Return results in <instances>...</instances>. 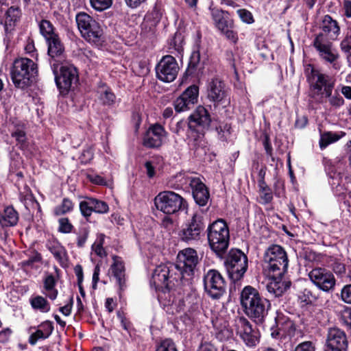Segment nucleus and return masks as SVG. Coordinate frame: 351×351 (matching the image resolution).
<instances>
[{
  "mask_svg": "<svg viewBox=\"0 0 351 351\" xmlns=\"http://www.w3.org/2000/svg\"><path fill=\"white\" fill-rule=\"evenodd\" d=\"M44 291L43 293L51 300L56 299L58 291L56 289V280L52 274L48 275L44 280Z\"/></svg>",
  "mask_w": 351,
  "mask_h": 351,
  "instance_id": "obj_31",
  "label": "nucleus"
},
{
  "mask_svg": "<svg viewBox=\"0 0 351 351\" xmlns=\"http://www.w3.org/2000/svg\"><path fill=\"white\" fill-rule=\"evenodd\" d=\"M126 5L131 9L138 8L142 3L147 0H124Z\"/></svg>",
  "mask_w": 351,
  "mask_h": 351,
  "instance_id": "obj_60",
  "label": "nucleus"
},
{
  "mask_svg": "<svg viewBox=\"0 0 351 351\" xmlns=\"http://www.w3.org/2000/svg\"><path fill=\"white\" fill-rule=\"evenodd\" d=\"M237 13L243 22L247 23H253L254 20L250 12L245 9H240L237 10Z\"/></svg>",
  "mask_w": 351,
  "mask_h": 351,
  "instance_id": "obj_54",
  "label": "nucleus"
},
{
  "mask_svg": "<svg viewBox=\"0 0 351 351\" xmlns=\"http://www.w3.org/2000/svg\"><path fill=\"white\" fill-rule=\"evenodd\" d=\"M204 130L199 129L189 130L188 144L193 149H197L204 145Z\"/></svg>",
  "mask_w": 351,
  "mask_h": 351,
  "instance_id": "obj_30",
  "label": "nucleus"
},
{
  "mask_svg": "<svg viewBox=\"0 0 351 351\" xmlns=\"http://www.w3.org/2000/svg\"><path fill=\"white\" fill-rule=\"evenodd\" d=\"M240 298L245 315L256 324H263L271 307L269 300L262 296L257 289L251 286L243 288Z\"/></svg>",
  "mask_w": 351,
  "mask_h": 351,
  "instance_id": "obj_2",
  "label": "nucleus"
},
{
  "mask_svg": "<svg viewBox=\"0 0 351 351\" xmlns=\"http://www.w3.org/2000/svg\"><path fill=\"white\" fill-rule=\"evenodd\" d=\"M37 73V66L34 62L27 58L16 59L11 68V78L16 88L24 89L29 86L32 78Z\"/></svg>",
  "mask_w": 351,
  "mask_h": 351,
  "instance_id": "obj_5",
  "label": "nucleus"
},
{
  "mask_svg": "<svg viewBox=\"0 0 351 351\" xmlns=\"http://www.w3.org/2000/svg\"><path fill=\"white\" fill-rule=\"evenodd\" d=\"M157 210L167 215H172L184 210L187 204L180 195L169 191L159 193L154 198Z\"/></svg>",
  "mask_w": 351,
  "mask_h": 351,
  "instance_id": "obj_8",
  "label": "nucleus"
},
{
  "mask_svg": "<svg viewBox=\"0 0 351 351\" xmlns=\"http://www.w3.org/2000/svg\"><path fill=\"white\" fill-rule=\"evenodd\" d=\"M48 337L45 336L44 332L40 329H37L29 337V343L32 346H34L39 339H45Z\"/></svg>",
  "mask_w": 351,
  "mask_h": 351,
  "instance_id": "obj_48",
  "label": "nucleus"
},
{
  "mask_svg": "<svg viewBox=\"0 0 351 351\" xmlns=\"http://www.w3.org/2000/svg\"><path fill=\"white\" fill-rule=\"evenodd\" d=\"M25 50L26 53L30 54L32 57H34V56L36 55L35 53L36 49L34 43L32 39L29 38L27 40L26 45L25 46Z\"/></svg>",
  "mask_w": 351,
  "mask_h": 351,
  "instance_id": "obj_56",
  "label": "nucleus"
},
{
  "mask_svg": "<svg viewBox=\"0 0 351 351\" xmlns=\"http://www.w3.org/2000/svg\"><path fill=\"white\" fill-rule=\"evenodd\" d=\"M289 260L285 249L279 245H271L265 251L263 260L264 271L271 279L267 285L268 292L280 297L290 287V282L282 280L287 271Z\"/></svg>",
  "mask_w": 351,
  "mask_h": 351,
  "instance_id": "obj_1",
  "label": "nucleus"
},
{
  "mask_svg": "<svg viewBox=\"0 0 351 351\" xmlns=\"http://www.w3.org/2000/svg\"><path fill=\"white\" fill-rule=\"evenodd\" d=\"M21 15V10L19 7L11 6L6 12L5 26L14 25Z\"/></svg>",
  "mask_w": 351,
  "mask_h": 351,
  "instance_id": "obj_38",
  "label": "nucleus"
},
{
  "mask_svg": "<svg viewBox=\"0 0 351 351\" xmlns=\"http://www.w3.org/2000/svg\"><path fill=\"white\" fill-rule=\"evenodd\" d=\"M204 228L203 217L195 213L193 215L190 221L182 226L179 237L182 241L188 243L197 242L200 240Z\"/></svg>",
  "mask_w": 351,
  "mask_h": 351,
  "instance_id": "obj_13",
  "label": "nucleus"
},
{
  "mask_svg": "<svg viewBox=\"0 0 351 351\" xmlns=\"http://www.w3.org/2000/svg\"><path fill=\"white\" fill-rule=\"evenodd\" d=\"M299 300L304 304H311L316 301L317 297L308 289H304L299 295Z\"/></svg>",
  "mask_w": 351,
  "mask_h": 351,
  "instance_id": "obj_42",
  "label": "nucleus"
},
{
  "mask_svg": "<svg viewBox=\"0 0 351 351\" xmlns=\"http://www.w3.org/2000/svg\"><path fill=\"white\" fill-rule=\"evenodd\" d=\"M198 261L197 253L194 249L188 247L179 252L177 263L174 265L178 269V272L181 274V280L194 274Z\"/></svg>",
  "mask_w": 351,
  "mask_h": 351,
  "instance_id": "obj_11",
  "label": "nucleus"
},
{
  "mask_svg": "<svg viewBox=\"0 0 351 351\" xmlns=\"http://www.w3.org/2000/svg\"><path fill=\"white\" fill-rule=\"evenodd\" d=\"M91 6L97 11H103L109 8L112 0H90Z\"/></svg>",
  "mask_w": 351,
  "mask_h": 351,
  "instance_id": "obj_43",
  "label": "nucleus"
},
{
  "mask_svg": "<svg viewBox=\"0 0 351 351\" xmlns=\"http://www.w3.org/2000/svg\"><path fill=\"white\" fill-rule=\"evenodd\" d=\"M228 96V88L223 80L219 77H213L207 84V97L215 103L219 104L226 100Z\"/></svg>",
  "mask_w": 351,
  "mask_h": 351,
  "instance_id": "obj_19",
  "label": "nucleus"
},
{
  "mask_svg": "<svg viewBox=\"0 0 351 351\" xmlns=\"http://www.w3.org/2000/svg\"><path fill=\"white\" fill-rule=\"evenodd\" d=\"M207 237L210 249L219 256H222L229 245L230 233L223 219H217L207 228Z\"/></svg>",
  "mask_w": 351,
  "mask_h": 351,
  "instance_id": "obj_3",
  "label": "nucleus"
},
{
  "mask_svg": "<svg viewBox=\"0 0 351 351\" xmlns=\"http://www.w3.org/2000/svg\"><path fill=\"white\" fill-rule=\"evenodd\" d=\"M32 308L41 313H47L51 309V306L47 300L42 295H36L29 299Z\"/></svg>",
  "mask_w": 351,
  "mask_h": 351,
  "instance_id": "obj_33",
  "label": "nucleus"
},
{
  "mask_svg": "<svg viewBox=\"0 0 351 351\" xmlns=\"http://www.w3.org/2000/svg\"><path fill=\"white\" fill-rule=\"evenodd\" d=\"M230 125L227 123L217 127L216 131L217 132L219 139L221 141H226L230 136Z\"/></svg>",
  "mask_w": 351,
  "mask_h": 351,
  "instance_id": "obj_45",
  "label": "nucleus"
},
{
  "mask_svg": "<svg viewBox=\"0 0 351 351\" xmlns=\"http://www.w3.org/2000/svg\"><path fill=\"white\" fill-rule=\"evenodd\" d=\"M340 47L341 51L348 57L351 56V35H347L341 42Z\"/></svg>",
  "mask_w": 351,
  "mask_h": 351,
  "instance_id": "obj_47",
  "label": "nucleus"
},
{
  "mask_svg": "<svg viewBox=\"0 0 351 351\" xmlns=\"http://www.w3.org/2000/svg\"><path fill=\"white\" fill-rule=\"evenodd\" d=\"M111 270L120 288L123 289L125 285L124 265L119 258L114 257V263L111 266Z\"/></svg>",
  "mask_w": 351,
  "mask_h": 351,
  "instance_id": "obj_32",
  "label": "nucleus"
},
{
  "mask_svg": "<svg viewBox=\"0 0 351 351\" xmlns=\"http://www.w3.org/2000/svg\"><path fill=\"white\" fill-rule=\"evenodd\" d=\"M80 210L81 214L86 219L89 217L93 211L92 197H86L85 200L80 202Z\"/></svg>",
  "mask_w": 351,
  "mask_h": 351,
  "instance_id": "obj_39",
  "label": "nucleus"
},
{
  "mask_svg": "<svg viewBox=\"0 0 351 351\" xmlns=\"http://www.w3.org/2000/svg\"><path fill=\"white\" fill-rule=\"evenodd\" d=\"M339 320L341 324L351 328V308H346L341 313Z\"/></svg>",
  "mask_w": 351,
  "mask_h": 351,
  "instance_id": "obj_50",
  "label": "nucleus"
},
{
  "mask_svg": "<svg viewBox=\"0 0 351 351\" xmlns=\"http://www.w3.org/2000/svg\"><path fill=\"white\" fill-rule=\"evenodd\" d=\"M38 27L40 33L45 38V40L58 35L52 23L48 20H41L39 22Z\"/></svg>",
  "mask_w": 351,
  "mask_h": 351,
  "instance_id": "obj_34",
  "label": "nucleus"
},
{
  "mask_svg": "<svg viewBox=\"0 0 351 351\" xmlns=\"http://www.w3.org/2000/svg\"><path fill=\"white\" fill-rule=\"evenodd\" d=\"M38 328H40V330L44 332L45 336L49 337L53 331V324L52 322L47 320L42 322L38 326Z\"/></svg>",
  "mask_w": 351,
  "mask_h": 351,
  "instance_id": "obj_51",
  "label": "nucleus"
},
{
  "mask_svg": "<svg viewBox=\"0 0 351 351\" xmlns=\"http://www.w3.org/2000/svg\"><path fill=\"white\" fill-rule=\"evenodd\" d=\"M348 346L345 332L340 328L333 327L328 330L325 347L338 350H346Z\"/></svg>",
  "mask_w": 351,
  "mask_h": 351,
  "instance_id": "obj_23",
  "label": "nucleus"
},
{
  "mask_svg": "<svg viewBox=\"0 0 351 351\" xmlns=\"http://www.w3.org/2000/svg\"><path fill=\"white\" fill-rule=\"evenodd\" d=\"M59 228L58 230L62 233H69L72 231L73 228V225L70 223L68 218H60L58 220Z\"/></svg>",
  "mask_w": 351,
  "mask_h": 351,
  "instance_id": "obj_46",
  "label": "nucleus"
},
{
  "mask_svg": "<svg viewBox=\"0 0 351 351\" xmlns=\"http://www.w3.org/2000/svg\"><path fill=\"white\" fill-rule=\"evenodd\" d=\"M117 316L121 320V324L123 328L125 330H129L130 324V322L123 317V315L120 313H117Z\"/></svg>",
  "mask_w": 351,
  "mask_h": 351,
  "instance_id": "obj_63",
  "label": "nucleus"
},
{
  "mask_svg": "<svg viewBox=\"0 0 351 351\" xmlns=\"http://www.w3.org/2000/svg\"><path fill=\"white\" fill-rule=\"evenodd\" d=\"M204 68V60H202L200 53L198 49L193 51L189 62L186 73L189 75H199L203 73Z\"/></svg>",
  "mask_w": 351,
  "mask_h": 351,
  "instance_id": "obj_28",
  "label": "nucleus"
},
{
  "mask_svg": "<svg viewBox=\"0 0 351 351\" xmlns=\"http://www.w3.org/2000/svg\"><path fill=\"white\" fill-rule=\"evenodd\" d=\"M211 16L216 27L221 30L233 26V21L229 17V13L219 9H211Z\"/></svg>",
  "mask_w": 351,
  "mask_h": 351,
  "instance_id": "obj_27",
  "label": "nucleus"
},
{
  "mask_svg": "<svg viewBox=\"0 0 351 351\" xmlns=\"http://www.w3.org/2000/svg\"><path fill=\"white\" fill-rule=\"evenodd\" d=\"M82 160L84 162H88L90 161L93 158V152L91 148H88L86 150H84V152L82 154Z\"/></svg>",
  "mask_w": 351,
  "mask_h": 351,
  "instance_id": "obj_59",
  "label": "nucleus"
},
{
  "mask_svg": "<svg viewBox=\"0 0 351 351\" xmlns=\"http://www.w3.org/2000/svg\"><path fill=\"white\" fill-rule=\"evenodd\" d=\"M344 14L346 17H351V1H346L344 2Z\"/></svg>",
  "mask_w": 351,
  "mask_h": 351,
  "instance_id": "obj_64",
  "label": "nucleus"
},
{
  "mask_svg": "<svg viewBox=\"0 0 351 351\" xmlns=\"http://www.w3.org/2000/svg\"><path fill=\"white\" fill-rule=\"evenodd\" d=\"M189 130L199 129L207 130L210 125L211 119L208 110L202 106H199L188 118Z\"/></svg>",
  "mask_w": 351,
  "mask_h": 351,
  "instance_id": "obj_21",
  "label": "nucleus"
},
{
  "mask_svg": "<svg viewBox=\"0 0 351 351\" xmlns=\"http://www.w3.org/2000/svg\"><path fill=\"white\" fill-rule=\"evenodd\" d=\"M204 285L208 295L213 299H219L226 293V282L216 269H210L204 276Z\"/></svg>",
  "mask_w": 351,
  "mask_h": 351,
  "instance_id": "obj_12",
  "label": "nucleus"
},
{
  "mask_svg": "<svg viewBox=\"0 0 351 351\" xmlns=\"http://www.w3.org/2000/svg\"><path fill=\"white\" fill-rule=\"evenodd\" d=\"M47 247L62 267H67L69 256L64 246H62L59 242L53 241H49L47 244Z\"/></svg>",
  "mask_w": 351,
  "mask_h": 351,
  "instance_id": "obj_26",
  "label": "nucleus"
},
{
  "mask_svg": "<svg viewBox=\"0 0 351 351\" xmlns=\"http://www.w3.org/2000/svg\"><path fill=\"white\" fill-rule=\"evenodd\" d=\"M198 95V86H190L173 101L175 110L177 112H182L193 108L197 102Z\"/></svg>",
  "mask_w": 351,
  "mask_h": 351,
  "instance_id": "obj_17",
  "label": "nucleus"
},
{
  "mask_svg": "<svg viewBox=\"0 0 351 351\" xmlns=\"http://www.w3.org/2000/svg\"><path fill=\"white\" fill-rule=\"evenodd\" d=\"M225 266L230 278L239 280L247 269V257L239 250H231L225 261Z\"/></svg>",
  "mask_w": 351,
  "mask_h": 351,
  "instance_id": "obj_9",
  "label": "nucleus"
},
{
  "mask_svg": "<svg viewBox=\"0 0 351 351\" xmlns=\"http://www.w3.org/2000/svg\"><path fill=\"white\" fill-rule=\"evenodd\" d=\"M12 136L15 138L16 141H17L21 145L25 142V132L22 130H16L12 132Z\"/></svg>",
  "mask_w": 351,
  "mask_h": 351,
  "instance_id": "obj_55",
  "label": "nucleus"
},
{
  "mask_svg": "<svg viewBox=\"0 0 351 351\" xmlns=\"http://www.w3.org/2000/svg\"><path fill=\"white\" fill-rule=\"evenodd\" d=\"M294 351H315V346L311 341H304L299 343L295 348Z\"/></svg>",
  "mask_w": 351,
  "mask_h": 351,
  "instance_id": "obj_53",
  "label": "nucleus"
},
{
  "mask_svg": "<svg viewBox=\"0 0 351 351\" xmlns=\"http://www.w3.org/2000/svg\"><path fill=\"white\" fill-rule=\"evenodd\" d=\"M341 299L345 303L351 304V284L346 285L341 289Z\"/></svg>",
  "mask_w": 351,
  "mask_h": 351,
  "instance_id": "obj_49",
  "label": "nucleus"
},
{
  "mask_svg": "<svg viewBox=\"0 0 351 351\" xmlns=\"http://www.w3.org/2000/svg\"><path fill=\"white\" fill-rule=\"evenodd\" d=\"M18 221L19 214L12 206L6 207L0 213V224L3 228L14 226Z\"/></svg>",
  "mask_w": 351,
  "mask_h": 351,
  "instance_id": "obj_29",
  "label": "nucleus"
},
{
  "mask_svg": "<svg viewBox=\"0 0 351 351\" xmlns=\"http://www.w3.org/2000/svg\"><path fill=\"white\" fill-rule=\"evenodd\" d=\"M53 73L55 76V81L58 88L62 93L67 92L71 87L72 84L77 80V70L73 66L60 67V73H58L59 64L50 62Z\"/></svg>",
  "mask_w": 351,
  "mask_h": 351,
  "instance_id": "obj_14",
  "label": "nucleus"
},
{
  "mask_svg": "<svg viewBox=\"0 0 351 351\" xmlns=\"http://www.w3.org/2000/svg\"><path fill=\"white\" fill-rule=\"evenodd\" d=\"M308 276L313 284L324 291H329L335 285L336 280L334 275L324 268L313 269L310 271Z\"/></svg>",
  "mask_w": 351,
  "mask_h": 351,
  "instance_id": "obj_18",
  "label": "nucleus"
},
{
  "mask_svg": "<svg viewBox=\"0 0 351 351\" xmlns=\"http://www.w3.org/2000/svg\"><path fill=\"white\" fill-rule=\"evenodd\" d=\"M237 333L248 347H254L259 342L258 331L252 328L249 320L244 317L235 319Z\"/></svg>",
  "mask_w": 351,
  "mask_h": 351,
  "instance_id": "obj_16",
  "label": "nucleus"
},
{
  "mask_svg": "<svg viewBox=\"0 0 351 351\" xmlns=\"http://www.w3.org/2000/svg\"><path fill=\"white\" fill-rule=\"evenodd\" d=\"M75 21L82 37L87 42L98 45L104 41L103 29L89 14L80 12L76 14Z\"/></svg>",
  "mask_w": 351,
  "mask_h": 351,
  "instance_id": "obj_6",
  "label": "nucleus"
},
{
  "mask_svg": "<svg viewBox=\"0 0 351 351\" xmlns=\"http://www.w3.org/2000/svg\"><path fill=\"white\" fill-rule=\"evenodd\" d=\"M88 231L86 230H84V231L77 236V244L79 247H82L84 246V244L88 238Z\"/></svg>",
  "mask_w": 351,
  "mask_h": 351,
  "instance_id": "obj_58",
  "label": "nucleus"
},
{
  "mask_svg": "<svg viewBox=\"0 0 351 351\" xmlns=\"http://www.w3.org/2000/svg\"><path fill=\"white\" fill-rule=\"evenodd\" d=\"M47 44L48 55L51 57L52 62H59L64 58V47L59 35L46 40Z\"/></svg>",
  "mask_w": 351,
  "mask_h": 351,
  "instance_id": "obj_24",
  "label": "nucleus"
},
{
  "mask_svg": "<svg viewBox=\"0 0 351 351\" xmlns=\"http://www.w3.org/2000/svg\"><path fill=\"white\" fill-rule=\"evenodd\" d=\"M263 146L267 154L271 156L272 155L273 149L269 141V138L267 135L265 136V139L263 141Z\"/></svg>",
  "mask_w": 351,
  "mask_h": 351,
  "instance_id": "obj_62",
  "label": "nucleus"
},
{
  "mask_svg": "<svg viewBox=\"0 0 351 351\" xmlns=\"http://www.w3.org/2000/svg\"><path fill=\"white\" fill-rule=\"evenodd\" d=\"M332 93H330L328 96L324 95V101L326 99H328L329 104L335 108H339L342 106L344 104L343 97L337 92H335L333 95Z\"/></svg>",
  "mask_w": 351,
  "mask_h": 351,
  "instance_id": "obj_40",
  "label": "nucleus"
},
{
  "mask_svg": "<svg viewBox=\"0 0 351 351\" xmlns=\"http://www.w3.org/2000/svg\"><path fill=\"white\" fill-rule=\"evenodd\" d=\"M261 199L263 200V202L265 204H268L272 200L273 195H272V193L269 188L266 189L265 190L261 191Z\"/></svg>",
  "mask_w": 351,
  "mask_h": 351,
  "instance_id": "obj_57",
  "label": "nucleus"
},
{
  "mask_svg": "<svg viewBox=\"0 0 351 351\" xmlns=\"http://www.w3.org/2000/svg\"><path fill=\"white\" fill-rule=\"evenodd\" d=\"M73 208V202L69 198L64 197L61 204L55 207L53 213L56 216L63 215L67 213L71 212Z\"/></svg>",
  "mask_w": 351,
  "mask_h": 351,
  "instance_id": "obj_37",
  "label": "nucleus"
},
{
  "mask_svg": "<svg viewBox=\"0 0 351 351\" xmlns=\"http://www.w3.org/2000/svg\"><path fill=\"white\" fill-rule=\"evenodd\" d=\"M97 92L99 94V98L104 104L111 105L114 102L115 95L104 84L99 88Z\"/></svg>",
  "mask_w": 351,
  "mask_h": 351,
  "instance_id": "obj_36",
  "label": "nucleus"
},
{
  "mask_svg": "<svg viewBox=\"0 0 351 351\" xmlns=\"http://www.w3.org/2000/svg\"><path fill=\"white\" fill-rule=\"evenodd\" d=\"M221 33H223L227 39L232 42L233 43H236L238 40L237 33L233 30V26L231 27H228L226 29L221 30Z\"/></svg>",
  "mask_w": 351,
  "mask_h": 351,
  "instance_id": "obj_52",
  "label": "nucleus"
},
{
  "mask_svg": "<svg viewBox=\"0 0 351 351\" xmlns=\"http://www.w3.org/2000/svg\"><path fill=\"white\" fill-rule=\"evenodd\" d=\"M180 276L181 274L178 272L174 263L160 265L154 269L150 282L156 289L164 291L171 289L176 282L181 281Z\"/></svg>",
  "mask_w": 351,
  "mask_h": 351,
  "instance_id": "obj_7",
  "label": "nucleus"
},
{
  "mask_svg": "<svg viewBox=\"0 0 351 351\" xmlns=\"http://www.w3.org/2000/svg\"><path fill=\"white\" fill-rule=\"evenodd\" d=\"M102 239H101L100 242L99 243H95L93 245V248L95 251V252L99 256L102 257L104 256H105L106 253H105V251H104V249L102 247Z\"/></svg>",
  "mask_w": 351,
  "mask_h": 351,
  "instance_id": "obj_61",
  "label": "nucleus"
},
{
  "mask_svg": "<svg viewBox=\"0 0 351 351\" xmlns=\"http://www.w3.org/2000/svg\"><path fill=\"white\" fill-rule=\"evenodd\" d=\"M166 136L167 132L161 125H152L144 135L143 144L149 148H158L162 145Z\"/></svg>",
  "mask_w": 351,
  "mask_h": 351,
  "instance_id": "obj_20",
  "label": "nucleus"
},
{
  "mask_svg": "<svg viewBox=\"0 0 351 351\" xmlns=\"http://www.w3.org/2000/svg\"><path fill=\"white\" fill-rule=\"evenodd\" d=\"M345 135V133L341 132V134L331 132L322 133L319 139V147L322 149H325L328 145L337 142Z\"/></svg>",
  "mask_w": 351,
  "mask_h": 351,
  "instance_id": "obj_35",
  "label": "nucleus"
},
{
  "mask_svg": "<svg viewBox=\"0 0 351 351\" xmlns=\"http://www.w3.org/2000/svg\"><path fill=\"white\" fill-rule=\"evenodd\" d=\"M313 45L322 60L332 64L335 69H339L337 62L339 58V54L333 47L332 42L328 40L322 33H319L315 36Z\"/></svg>",
  "mask_w": 351,
  "mask_h": 351,
  "instance_id": "obj_10",
  "label": "nucleus"
},
{
  "mask_svg": "<svg viewBox=\"0 0 351 351\" xmlns=\"http://www.w3.org/2000/svg\"><path fill=\"white\" fill-rule=\"evenodd\" d=\"M311 84L310 97L318 104L324 102V95H330L335 87V80L331 76L320 71L311 69L308 75Z\"/></svg>",
  "mask_w": 351,
  "mask_h": 351,
  "instance_id": "obj_4",
  "label": "nucleus"
},
{
  "mask_svg": "<svg viewBox=\"0 0 351 351\" xmlns=\"http://www.w3.org/2000/svg\"><path fill=\"white\" fill-rule=\"evenodd\" d=\"M320 28L322 32L326 37L328 36L330 39L335 40L340 34V27L336 20H334L330 15H325L322 21Z\"/></svg>",
  "mask_w": 351,
  "mask_h": 351,
  "instance_id": "obj_25",
  "label": "nucleus"
},
{
  "mask_svg": "<svg viewBox=\"0 0 351 351\" xmlns=\"http://www.w3.org/2000/svg\"><path fill=\"white\" fill-rule=\"evenodd\" d=\"M179 71L178 62L170 55L163 56L156 66L157 78L164 82H171L177 77Z\"/></svg>",
  "mask_w": 351,
  "mask_h": 351,
  "instance_id": "obj_15",
  "label": "nucleus"
},
{
  "mask_svg": "<svg viewBox=\"0 0 351 351\" xmlns=\"http://www.w3.org/2000/svg\"><path fill=\"white\" fill-rule=\"evenodd\" d=\"M92 204H93V211L99 214L107 213L109 210L108 205L106 202L95 199L92 198Z\"/></svg>",
  "mask_w": 351,
  "mask_h": 351,
  "instance_id": "obj_41",
  "label": "nucleus"
},
{
  "mask_svg": "<svg viewBox=\"0 0 351 351\" xmlns=\"http://www.w3.org/2000/svg\"><path fill=\"white\" fill-rule=\"evenodd\" d=\"M156 351H178V350L171 339H166L157 346Z\"/></svg>",
  "mask_w": 351,
  "mask_h": 351,
  "instance_id": "obj_44",
  "label": "nucleus"
},
{
  "mask_svg": "<svg viewBox=\"0 0 351 351\" xmlns=\"http://www.w3.org/2000/svg\"><path fill=\"white\" fill-rule=\"evenodd\" d=\"M187 180L195 202L200 206H205L210 198V193L206 185L199 178L189 177Z\"/></svg>",
  "mask_w": 351,
  "mask_h": 351,
  "instance_id": "obj_22",
  "label": "nucleus"
}]
</instances>
